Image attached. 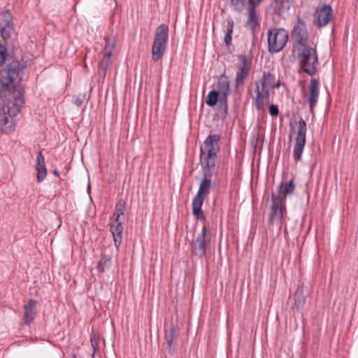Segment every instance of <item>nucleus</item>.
I'll use <instances>...</instances> for the list:
<instances>
[{
  "instance_id": "15",
  "label": "nucleus",
  "mask_w": 358,
  "mask_h": 358,
  "mask_svg": "<svg viewBox=\"0 0 358 358\" xmlns=\"http://www.w3.org/2000/svg\"><path fill=\"white\" fill-rule=\"evenodd\" d=\"M14 61H17L20 63L24 62L26 64V66H27L26 61H24L23 59H22L21 60H18L17 58H14L13 54L7 52V49H6V46L1 45H0V66H1L5 62H8L6 67L5 68V69H7L9 64L12 63ZM3 70H4V69Z\"/></svg>"
},
{
  "instance_id": "25",
  "label": "nucleus",
  "mask_w": 358,
  "mask_h": 358,
  "mask_svg": "<svg viewBox=\"0 0 358 358\" xmlns=\"http://www.w3.org/2000/svg\"><path fill=\"white\" fill-rule=\"evenodd\" d=\"M218 101L220 103L223 101L221 97L219 98V92L215 90L210 91L206 99V104L209 106H214Z\"/></svg>"
},
{
  "instance_id": "30",
  "label": "nucleus",
  "mask_w": 358,
  "mask_h": 358,
  "mask_svg": "<svg viewBox=\"0 0 358 358\" xmlns=\"http://www.w3.org/2000/svg\"><path fill=\"white\" fill-rule=\"evenodd\" d=\"M91 345L95 352L97 350H99V341L96 338L95 335H92L90 338ZM94 353H93L92 357H94Z\"/></svg>"
},
{
  "instance_id": "35",
  "label": "nucleus",
  "mask_w": 358,
  "mask_h": 358,
  "mask_svg": "<svg viewBox=\"0 0 358 358\" xmlns=\"http://www.w3.org/2000/svg\"><path fill=\"white\" fill-rule=\"evenodd\" d=\"M250 17L252 21L255 20V13L254 10H251L250 13Z\"/></svg>"
},
{
  "instance_id": "28",
  "label": "nucleus",
  "mask_w": 358,
  "mask_h": 358,
  "mask_svg": "<svg viewBox=\"0 0 358 358\" xmlns=\"http://www.w3.org/2000/svg\"><path fill=\"white\" fill-rule=\"evenodd\" d=\"M234 24L232 22L229 21L227 25V34H225V44L227 45H231Z\"/></svg>"
},
{
  "instance_id": "17",
  "label": "nucleus",
  "mask_w": 358,
  "mask_h": 358,
  "mask_svg": "<svg viewBox=\"0 0 358 358\" xmlns=\"http://www.w3.org/2000/svg\"><path fill=\"white\" fill-rule=\"evenodd\" d=\"M36 301L35 300H29L24 306V323L29 324L34 320L36 315Z\"/></svg>"
},
{
  "instance_id": "27",
  "label": "nucleus",
  "mask_w": 358,
  "mask_h": 358,
  "mask_svg": "<svg viewBox=\"0 0 358 358\" xmlns=\"http://www.w3.org/2000/svg\"><path fill=\"white\" fill-rule=\"evenodd\" d=\"M104 54L113 55V50L115 47V41L113 38H105Z\"/></svg>"
},
{
  "instance_id": "13",
  "label": "nucleus",
  "mask_w": 358,
  "mask_h": 358,
  "mask_svg": "<svg viewBox=\"0 0 358 358\" xmlns=\"http://www.w3.org/2000/svg\"><path fill=\"white\" fill-rule=\"evenodd\" d=\"M270 93L266 91L260 90V87L257 86L255 96V106L258 110H263L265 106L269 103Z\"/></svg>"
},
{
  "instance_id": "11",
  "label": "nucleus",
  "mask_w": 358,
  "mask_h": 358,
  "mask_svg": "<svg viewBox=\"0 0 358 358\" xmlns=\"http://www.w3.org/2000/svg\"><path fill=\"white\" fill-rule=\"evenodd\" d=\"M179 333L176 328L171 325L169 330L166 331L165 335V340L167 345V350L169 354L173 355L176 351V345L174 341L178 337Z\"/></svg>"
},
{
  "instance_id": "12",
  "label": "nucleus",
  "mask_w": 358,
  "mask_h": 358,
  "mask_svg": "<svg viewBox=\"0 0 358 358\" xmlns=\"http://www.w3.org/2000/svg\"><path fill=\"white\" fill-rule=\"evenodd\" d=\"M282 202V201L273 198V205L271 208V213L270 216L271 222H274L275 221H279L282 218L283 214L286 210Z\"/></svg>"
},
{
  "instance_id": "2",
  "label": "nucleus",
  "mask_w": 358,
  "mask_h": 358,
  "mask_svg": "<svg viewBox=\"0 0 358 358\" xmlns=\"http://www.w3.org/2000/svg\"><path fill=\"white\" fill-rule=\"evenodd\" d=\"M220 139V135H209L201 146L200 161L202 168L205 170L206 177L201 181L192 202V213L197 220H202L205 218L201 207L205 196L209 192L211 183L210 180L207 176L212 175L211 169L214 168L215 165L217 154L220 151L218 145Z\"/></svg>"
},
{
  "instance_id": "4",
  "label": "nucleus",
  "mask_w": 358,
  "mask_h": 358,
  "mask_svg": "<svg viewBox=\"0 0 358 358\" xmlns=\"http://www.w3.org/2000/svg\"><path fill=\"white\" fill-rule=\"evenodd\" d=\"M169 27L164 24L157 27L152 47V58L158 61L164 55L168 43Z\"/></svg>"
},
{
  "instance_id": "29",
  "label": "nucleus",
  "mask_w": 358,
  "mask_h": 358,
  "mask_svg": "<svg viewBox=\"0 0 358 358\" xmlns=\"http://www.w3.org/2000/svg\"><path fill=\"white\" fill-rule=\"evenodd\" d=\"M125 203L124 201H120L115 206V215H124V209H125V206H124Z\"/></svg>"
},
{
  "instance_id": "26",
  "label": "nucleus",
  "mask_w": 358,
  "mask_h": 358,
  "mask_svg": "<svg viewBox=\"0 0 358 358\" xmlns=\"http://www.w3.org/2000/svg\"><path fill=\"white\" fill-rule=\"evenodd\" d=\"M305 296L303 293V289L301 288H299L295 294V306L297 308H301L305 303Z\"/></svg>"
},
{
  "instance_id": "5",
  "label": "nucleus",
  "mask_w": 358,
  "mask_h": 358,
  "mask_svg": "<svg viewBox=\"0 0 358 358\" xmlns=\"http://www.w3.org/2000/svg\"><path fill=\"white\" fill-rule=\"evenodd\" d=\"M288 39L285 29H273L268 34V48L272 52H279L286 45Z\"/></svg>"
},
{
  "instance_id": "6",
  "label": "nucleus",
  "mask_w": 358,
  "mask_h": 358,
  "mask_svg": "<svg viewBox=\"0 0 358 358\" xmlns=\"http://www.w3.org/2000/svg\"><path fill=\"white\" fill-rule=\"evenodd\" d=\"M306 123L301 119L298 122V129L296 131V136L294 140L293 155L296 161L301 159L302 153L304 150L306 135Z\"/></svg>"
},
{
  "instance_id": "33",
  "label": "nucleus",
  "mask_w": 358,
  "mask_h": 358,
  "mask_svg": "<svg viewBox=\"0 0 358 358\" xmlns=\"http://www.w3.org/2000/svg\"><path fill=\"white\" fill-rule=\"evenodd\" d=\"M73 103L76 106L80 107L82 106L83 103V99L81 98H77L75 99Z\"/></svg>"
},
{
  "instance_id": "3",
  "label": "nucleus",
  "mask_w": 358,
  "mask_h": 358,
  "mask_svg": "<svg viewBox=\"0 0 358 358\" xmlns=\"http://www.w3.org/2000/svg\"><path fill=\"white\" fill-rule=\"evenodd\" d=\"M292 53L306 73L313 75L316 72L317 55L315 48L308 43H294Z\"/></svg>"
},
{
  "instance_id": "16",
  "label": "nucleus",
  "mask_w": 358,
  "mask_h": 358,
  "mask_svg": "<svg viewBox=\"0 0 358 358\" xmlns=\"http://www.w3.org/2000/svg\"><path fill=\"white\" fill-rule=\"evenodd\" d=\"M36 166L38 171L37 180L38 182H41L46 177L47 171L45 164L44 157L41 152L37 153Z\"/></svg>"
},
{
  "instance_id": "23",
  "label": "nucleus",
  "mask_w": 358,
  "mask_h": 358,
  "mask_svg": "<svg viewBox=\"0 0 358 358\" xmlns=\"http://www.w3.org/2000/svg\"><path fill=\"white\" fill-rule=\"evenodd\" d=\"M111 57L112 55L104 54L100 62L99 74L103 77L106 76L107 70L110 68L112 64Z\"/></svg>"
},
{
  "instance_id": "37",
  "label": "nucleus",
  "mask_w": 358,
  "mask_h": 358,
  "mask_svg": "<svg viewBox=\"0 0 358 358\" xmlns=\"http://www.w3.org/2000/svg\"><path fill=\"white\" fill-rule=\"evenodd\" d=\"M54 173L57 176H59V172L57 171H54Z\"/></svg>"
},
{
  "instance_id": "18",
  "label": "nucleus",
  "mask_w": 358,
  "mask_h": 358,
  "mask_svg": "<svg viewBox=\"0 0 358 358\" xmlns=\"http://www.w3.org/2000/svg\"><path fill=\"white\" fill-rule=\"evenodd\" d=\"M310 107L312 110L316 105L319 96V83L317 80H312L310 85Z\"/></svg>"
},
{
  "instance_id": "14",
  "label": "nucleus",
  "mask_w": 358,
  "mask_h": 358,
  "mask_svg": "<svg viewBox=\"0 0 358 358\" xmlns=\"http://www.w3.org/2000/svg\"><path fill=\"white\" fill-rule=\"evenodd\" d=\"M295 185L293 180L281 184L279 186V194L277 198L278 200L284 201L288 195H291L294 190Z\"/></svg>"
},
{
  "instance_id": "36",
  "label": "nucleus",
  "mask_w": 358,
  "mask_h": 358,
  "mask_svg": "<svg viewBox=\"0 0 358 358\" xmlns=\"http://www.w3.org/2000/svg\"><path fill=\"white\" fill-rule=\"evenodd\" d=\"M231 1L234 4L237 5L240 3H242L243 0H231Z\"/></svg>"
},
{
  "instance_id": "21",
  "label": "nucleus",
  "mask_w": 358,
  "mask_h": 358,
  "mask_svg": "<svg viewBox=\"0 0 358 358\" xmlns=\"http://www.w3.org/2000/svg\"><path fill=\"white\" fill-rule=\"evenodd\" d=\"M123 227L118 224H113L110 226V231L113 236L114 243L115 248L119 249L121 243Z\"/></svg>"
},
{
  "instance_id": "9",
  "label": "nucleus",
  "mask_w": 358,
  "mask_h": 358,
  "mask_svg": "<svg viewBox=\"0 0 358 358\" xmlns=\"http://www.w3.org/2000/svg\"><path fill=\"white\" fill-rule=\"evenodd\" d=\"M332 9L329 5H321L318 6L314 14V22L318 27L326 26L332 19Z\"/></svg>"
},
{
  "instance_id": "20",
  "label": "nucleus",
  "mask_w": 358,
  "mask_h": 358,
  "mask_svg": "<svg viewBox=\"0 0 358 358\" xmlns=\"http://www.w3.org/2000/svg\"><path fill=\"white\" fill-rule=\"evenodd\" d=\"M257 86L260 87V90L270 93L271 90H272L275 86L278 87L279 84L275 83L274 77L273 76L268 75L262 79L260 85H258Z\"/></svg>"
},
{
  "instance_id": "1",
  "label": "nucleus",
  "mask_w": 358,
  "mask_h": 358,
  "mask_svg": "<svg viewBox=\"0 0 358 358\" xmlns=\"http://www.w3.org/2000/svg\"><path fill=\"white\" fill-rule=\"evenodd\" d=\"M26 64L14 61L0 71V98H4L0 111V131L12 129V117L16 116L24 103V95L18 88L24 77Z\"/></svg>"
},
{
  "instance_id": "19",
  "label": "nucleus",
  "mask_w": 358,
  "mask_h": 358,
  "mask_svg": "<svg viewBox=\"0 0 358 358\" xmlns=\"http://www.w3.org/2000/svg\"><path fill=\"white\" fill-rule=\"evenodd\" d=\"M291 5L290 0H273L272 6L279 15L286 13Z\"/></svg>"
},
{
  "instance_id": "34",
  "label": "nucleus",
  "mask_w": 358,
  "mask_h": 358,
  "mask_svg": "<svg viewBox=\"0 0 358 358\" xmlns=\"http://www.w3.org/2000/svg\"><path fill=\"white\" fill-rule=\"evenodd\" d=\"M262 0H250V3L253 5L259 3Z\"/></svg>"
},
{
  "instance_id": "22",
  "label": "nucleus",
  "mask_w": 358,
  "mask_h": 358,
  "mask_svg": "<svg viewBox=\"0 0 358 358\" xmlns=\"http://www.w3.org/2000/svg\"><path fill=\"white\" fill-rule=\"evenodd\" d=\"M250 67V62L245 59H243L241 60V65L240 66V71L236 74L238 83L241 82L247 76Z\"/></svg>"
},
{
  "instance_id": "8",
  "label": "nucleus",
  "mask_w": 358,
  "mask_h": 358,
  "mask_svg": "<svg viewBox=\"0 0 358 358\" xmlns=\"http://www.w3.org/2000/svg\"><path fill=\"white\" fill-rule=\"evenodd\" d=\"M210 244V237L207 236L206 227H203L201 232L197 236L192 245L193 254L201 257L206 252Z\"/></svg>"
},
{
  "instance_id": "7",
  "label": "nucleus",
  "mask_w": 358,
  "mask_h": 358,
  "mask_svg": "<svg viewBox=\"0 0 358 358\" xmlns=\"http://www.w3.org/2000/svg\"><path fill=\"white\" fill-rule=\"evenodd\" d=\"M15 34L14 24L13 22V15L8 11L6 10L0 13V35L1 38L6 41Z\"/></svg>"
},
{
  "instance_id": "32",
  "label": "nucleus",
  "mask_w": 358,
  "mask_h": 358,
  "mask_svg": "<svg viewBox=\"0 0 358 358\" xmlns=\"http://www.w3.org/2000/svg\"><path fill=\"white\" fill-rule=\"evenodd\" d=\"M115 222L116 224L122 226V224L124 221V215H115Z\"/></svg>"
},
{
  "instance_id": "31",
  "label": "nucleus",
  "mask_w": 358,
  "mask_h": 358,
  "mask_svg": "<svg viewBox=\"0 0 358 358\" xmlns=\"http://www.w3.org/2000/svg\"><path fill=\"white\" fill-rule=\"evenodd\" d=\"M269 113L271 115H277L278 114V108L275 105H271L269 106Z\"/></svg>"
},
{
  "instance_id": "10",
  "label": "nucleus",
  "mask_w": 358,
  "mask_h": 358,
  "mask_svg": "<svg viewBox=\"0 0 358 358\" xmlns=\"http://www.w3.org/2000/svg\"><path fill=\"white\" fill-rule=\"evenodd\" d=\"M292 36L294 43H307L308 33L306 24L301 19H298L292 30Z\"/></svg>"
},
{
  "instance_id": "24",
  "label": "nucleus",
  "mask_w": 358,
  "mask_h": 358,
  "mask_svg": "<svg viewBox=\"0 0 358 358\" xmlns=\"http://www.w3.org/2000/svg\"><path fill=\"white\" fill-rule=\"evenodd\" d=\"M111 257L108 255H101L99 264L97 266V270L99 272H104L111 266Z\"/></svg>"
}]
</instances>
